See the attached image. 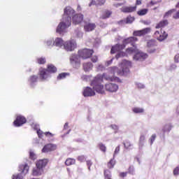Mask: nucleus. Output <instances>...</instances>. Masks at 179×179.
Here are the masks:
<instances>
[{"instance_id":"obj_5","label":"nucleus","mask_w":179,"mask_h":179,"mask_svg":"<svg viewBox=\"0 0 179 179\" xmlns=\"http://www.w3.org/2000/svg\"><path fill=\"white\" fill-rule=\"evenodd\" d=\"M72 22H71V17H68L66 19H62V21L57 25L56 29V32L59 34H64L65 31H66V29L70 27Z\"/></svg>"},{"instance_id":"obj_35","label":"nucleus","mask_w":179,"mask_h":179,"mask_svg":"<svg viewBox=\"0 0 179 179\" xmlns=\"http://www.w3.org/2000/svg\"><path fill=\"white\" fill-rule=\"evenodd\" d=\"M115 157L113 156V158L110 159V162L108 163V167L109 169H113L114 166H115V159H114Z\"/></svg>"},{"instance_id":"obj_64","label":"nucleus","mask_w":179,"mask_h":179,"mask_svg":"<svg viewBox=\"0 0 179 179\" xmlns=\"http://www.w3.org/2000/svg\"><path fill=\"white\" fill-rule=\"evenodd\" d=\"M129 172L130 173V174H134V167L130 166L129 168Z\"/></svg>"},{"instance_id":"obj_34","label":"nucleus","mask_w":179,"mask_h":179,"mask_svg":"<svg viewBox=\"0 0 179 179\" xmlns=\"http://www.w3.org/2000/svg\"><path fill=\"white\" fill-rule=\"evenodd\" d=\"M148 10H149L148 8L141 9L137 12V14L138 15V16H144V15H146V13H148Z\"/></svg>"},{"instance_id":"obj_31","label":"nucleus","mask_w":179,"mask_h":179,"mask_svg":"<svg viewBox=\"0 0 179 179\" xmlns=\"http://www.w3.org/2000/svg\"><path fill=\"white\" fill-rule=\"evenodd\" d=\"M132 111L135 114H141L142 113H143L145 111V109H143L142 108L136 107V108H133Z\"/></svg>"},{"instance_id":"obj_62","label":"nucleus","mask_w":179,"mask_h":179,"mask_svg":"<svg viewBox=\"0 0 179 179\" xmlns=\"http://www.w3.org/2000/svg\"><path fill=\"white\" fill-rule=\"evenodd\" d=\"M110 127L112 129H115V131H117L118 129V126H117L116 124H112Z\"/></svg>"},{"instance_id":"obj_4","label":"nucleus","mask_w":179,"mask_h":179,"mask_svg":"<svg viewBox=\"0 0 179 179\" xmlns=\"http://www.w3.org/2000/svg\"><path fill=\"white\" fill-rule=\"evenodd\" d=\"M48 160L47 159H40L36 164V167L32 170V176L38 177L44 173V168L47 166Z\"/></svg>"},{"instance_id":"obj_56","label":"nucleus","mask_w":179,"mask_h":179,"mask_svg":"<svg viewBox=\"0 0 179 179\" xmlns=\"http://www.w3.org/2000/svg\"><path fill=\"white\" fill-rule=\"evenodd\" d=\"M32 128L35 130V131H37L38 129H40V126L38 124H34L32 125Z\"/></svg>"},{"instance_id":"obj_23","label":"nucleus","mask_w":179,"mask_h":179,"mask_svg":"<svg viewBox=\"0 0 179 179\" xmlns=\"http://www.w3.org/2000/svg\"><path fill=\"white\" fill-rule=\"evenodd\" d=\"M64 44H65V43H64V40H62L61 38H56L53 42V45L55 47H59V48H61Z\"/></svg>"},{"instance_id":"obj_10","label":"nucleus","mask_w":179,"mask_h":179,"mask_svg":"<svg viewBox=\"0 0 179 179\" xmlns=\"http://www.w3.org/2000/svg\"><path fill=\"white\" fill-rule=\"evenodd\" d=\"M51 78L50 73L48 71L47 69L41 68L39 69V78L41 80H47Z\"/></svg>"},{"instance_id":"obj_14","label":"nucleus","mask_w":179,"mask_h":179,"mask_svg":"<svg viewBox=\"0 0 179 179\" xmlns=\"http://www.w3.org/2000/svg\"><path fill=\"white\" fill-rule=\"evenodd\" d=\"M38 82V76L32 75L28 78V85L30 87H36L37 83Z\"/></svg>"},{"instance_id":"obj_27","label":"nucleus","mask_w":179,"mask_h":179,"mask_svg":"<svg viewBox=\"0 0 179 179\" xmlns=\"http://www.w3.org/2000/svg\"><path fill=\"white\" fill-rule=\"evenodd\" d=\"M145 139H146L145 134H141L138 143L139 149H142V148H143V145H145Z\"/></svg>"},{"instance_id":"obj_57","label":"nucleus","mask_w":179,"mask_h":179,"mask_svg":"<svg viewBox=\"0 0 179 179\" xmlns=\"http://www.w3.org/2000/svg\"><path fill=\"white\" fill-rule=\"evenodd\" d=\"M174 61L176 64L179 63V54H177L174 57Z\"/></svg>"},{"instance_id":"obj_46","label":"nucleus","mask_w":179,"mask_h":179,"mask_svg":"<svg viewBox=\"0 0 179 179\" xmlns=\"http://www.w3.org/2000/svg\"><path fill=\"white\" fill-rule=\"evenodd\" d=\"M86 160V157L84 155H80L78 157V161L83 163Z\"/></svg>"},{"instance_id":"obj_41","label":"nucleus","mask_w":179,"mask_h":179,"mask_svg":"<svg viewBox=\"0 0 179 179\" xmlns=\"http://www.w3.org/2000/svg\"><path fill=\"white\" fill-rule=\"evenodd\" d=\"M123 145H124L125 149H129V150L132 149V145L131 144V142H129V141H126V142L123 143Z\"/></svg>"},{"instance_id":"obj_12","label":"nucleus","mask_w":179,"mask_h":179,"mask_svg":"<svg viewBox=\"0 0 179 179\" xmlns=\"http://www.w3.org/2000/svg\"><path fill=\"white\" fill-rule=\"evenodd\" d=\"M70 62L74 68H78L80 65V56L72 55L70 57Z\"/></svg>"},{"instance_id":"obj_50","label":"nucleus","mask_w":179,"mask_h":179,"mask_svg":"<svg viewBox=\"0 0 179 179\" xmlns=\"http://www.w3.org/2000/svg\"><path fill=\"white\" fill-rule=\"evenodd\" d=\"M148 51L150 54H153L156 51V48H148Z\"/></svg>"},{"instance_id":"obj_36","label":"nucleus","mask_w":179,"mask_h":179,"mask_svg":"<svg viewBox=\"0 0 179 179\" xmlns=\"http://www.w3.org/2000/svg\"><path fill=\"white\" fill-rule=\"evenodd\" d=\"M66 166H72V164H75V159L69 158L65 162Z\"/></svg>"},{"instance_id":"obj_22","label":"nucleus","mask_w":179,"mask_h":179,"mask_svg":"<svg viewBox=\"0 0 179 179\" xmlns=\"http://www.w3.org/2000/svg\"><path fill=\"white\" fill-rule=\"evenodd\" d=\"M96 29V24L94 23H87L84 26V30L85 31H93Z\"/></svg>"},{"instance_id":"obj_17","label":"nucleus","mask_w":179,"mask_h":179,"mask_svg":"<svg viewBox=\"0 0 179 179\" xmlns=\"http://www.w3.org/2000/svg\"><path fill=\"white\" fill-rule=\"evenodd\" d=\"M57 149V145L55 144H47L42 149V153H48V152H52Z\"/></svg>"},{"instance_id":"obj_21","label":"nucleus","mask_w":179,"mask_h":179,"mask_svg":"<svg viewBox=\"0 0 179 179\" xmlns=\"http://www.w3.org/2000/svg\"><path fill=\"white\" fill-rule=\"evenodd\" d=\"M135 20V17L129 16L124 20L118 22V24H131Z\"/></svg>"},{"instance_id":"obj_7","label":"nucleus","mask_w":179,"mask_h":179,"mask_svg":"<svg viewBox=\"0 0 179 179\" xmlns=\"http://www.w3.org/2000/svg\"><path fill=\"white\" fill-rule=\"evenodd\" d=\"M93 52H94L93 50L85 48V49L79 50L78 55L79 57L83 58V59H87V58H90V57L93 55Z\"/></svg>"},{"instance_id":"obj_16","label":"nucleus","mask_w":179,"mask_h":179,"mask_svg":"<svg viewBox=\"0 0 179 179\" xmlns=\"http://www.w3.org/2000/svg\"><path fill=\"white\" fill-rule=\"evenodd\" d=\"M105 89L110 93H115L118 90V85L115 83H108L105 85Z\"/></svg>"},{"instance_id":"obj_52","label":"nucleus","mask_w":179,"mask_h":179,"mask_svg":"<svg viewBox=\"0 0 179 179\" xmlns=\"http://www.w3.org/2000/svg\"><path fill=\"white\" fill-rule=\"evenodd\" d=\"M104 69H106V67L103 64H99L97 67L98 71H104Z\"/></svg>"},{"instance_id":"obj_33","label":"nucleus","mask_w":179,"mask_h":179,"mask_svg":"<svg viewBox=\"0 0 179 179\" xmlns=\"http://www.w3.org/2000/svg\"><path fill=\"white\" fill-rule=\"evenodd\" d=\"M68 75H69V73H59L57 78V80H62V79H65V78H66V76H68Z\"/></svg>"},{"instance_id":"obj_13","label":"nucleus","mask_w":179,"mask_h":179,"mask_svg":"<svg viewBox=\"0 0 179 179\" xmlns=\"http://www.w3.org/2000/svg\"><path fill=\"white\" fill-rule=\"evenodd\" d=\"M27 120L26 117L22 115H17L15 120L14 121L13 124L15 127H22L24 124H26Z\"/></svg>"},{"instance_id":"obj_18","label":"nucleus","mask_w":179,"mask_h":179,"mask_svg":"<svg viewBox=\"0 0 179 179\" xmlns=\"http://www.w3.org/2000/svg\"><path fill=\"white\" fill-rule=\"evenodd\" d=\"M73 24H79L83 22V14H76L72 17Z\"/></svg>"},{"instance_id":"obj_54","label":"nucleus","mask_w":179,"mask_h":179,"mask_svg":"<svg viewBox=\"0 0 179 179\" xmlns=\"http://www.w3.org/2000/svg\"><path fill=\"white\" fill-rule=\"evenodd\" d=\"M154 5H157V1H151L148 4V6H154Z\"/></svg>"},{"instance_id":"obj_6","label":"nucleus","mask_w":179,"mask_h":179,"mask_svg":"<svg viewBox=\"0 0 179 179\" xmlns=\"http://www.w3.org/2000/svg\"><path fill=\"white\" fill-rule=\"evenodd\" d=\"M19 171H20V173L13 175V179H23V175L24 176L29 173V165L27 164L24 165H20Z\"/></svg>"},{"instance_id":"obj_20","label":"nucleus","mask_w":179,"mask_h":179,"mask_svg":"<svg viewBox=\"0 0 179 179\" xmlns=\"http://www.w3.org/2000/svg\"><path fill=\"white\" fill-rule=\"evenodd\" d=\"M121 12L123 13H132L136 10V6H123L120 8Z\"/></svg>"},{"instance_id":"obj_26","label":"nucleus","mask_w":179,"mask_h":179,"mask_svg":"<svg viewBox=\"0 0 179 179\" xmlns=\"http://www.w3.org/2000/svg\"><path fill=\"white\" fill-rule=\"evenodd\" d=\"M167 24H169V21L167 20H162L156 25L155 29L165 27V26H167Z\"/></svg>"},{"instance_id":"obj_43","label":"nucleus","mask_w":179,"mask_h":179,"mask_svg":"<svg viewBox=\"0 0 179 179\" xmlns=\"http://www.w3.org/2000/svg\"><path fill=\"white\" fill-rule=\"evenodd\" d=\"M75 33L78 38H82L83 37V32L80 31L79 29H76Z\"/></svg>"},{"instance_id":"obj_2","label":"nucleus","mask_w":179,"mask_h":179,"mask_svg":"<svg viewBox=\"0 0 179 179\" xmlns=\"http://www.w3.org/2000/svg\"><path fill=\"white\" fill-rule=\"evenodd\" d=\"M103 79L110 80V82H114V80L119 82L120 80V78L111 77L106 73H103L102 76L98 74L94 77V80L91 82V86H92L94 90H96V93H99V94H104V85L101 84L103 83Z\"/></svg>"},{"instance_id":"obj_51","label":"nucleus","mask_w":179,"mask_h":179,"mask_svg":"<svg viewBox=\"0 0 179 179\" xmlns=\"http://www.w3.org/2000/svg\"><path fill=\"white\" fill-rule=\"evenodd\" d=\"M118 153H120V145L116 147L115 152H114L113 157H115V155H118Z\"/></svg>"},{"instance_id":"obj_24","label":"nucleus","mask_w":179,"mask_h":179,"mask_svg":"<svg viewBox=\"0 0 179 179\" xmlns=\"http://www.w3.org/2000/svg\"><path fill=\"white\" fill-rule=\"evenodd\" d=\"M93 69V64L92 62H87L83 64V69L85 72H89Z\"/></svg>"},{"instance_id":"obj_32","label":"nucleus","mask_w":179,"mask_h":179,"mask_svg":"<svg viewBox=\"0 0 179 179\" xmlns=\"http://www.w3.org/2000/svg\"><path fill=\"white\" fill-rule=\"evenodd\" d=\"M46 59L45 57H37L36 58V63L39 65H44L45 64Z\"/></svg>"},{"instance_id":"obj_28","label":"nucleus","mask_w":179,"mask_h":179,"mask_svg":"<svg viewBox=\"0 0 179 179\" xmlns=\"http://www.w3.org/2000/svg\"><path fill=\"white\" fill-rule=\"evenodd\" d=\"M49 73H55L57 72V67L54 66L53 64H48V68L46 69Z\"/></svg>"},{"instance_id":"obj_25","label":"nucleus","mask_w":179,"mask_h":179,"mask_svg":"<svg viewBox=\"0 0 179 179\" xmlns=\"http://www.w3.org/2000/svg\"><path fill=\"white\" fill-rule=\"evenodd\" d=\"M172 128H173V126L171 125V124L168 123V124H165L162 128L163 134H169V132H170V131H171Z\"/></svg>"},{"instance_id":"obj_38","label":"nucleus","mask_w":179,"mask_h":179,"mask_svg":"<svg viewBox=\"0 0 179 179\" xmlns=\"http://www.w3.org/2000/svg\"><path fill=\"white\" fill-rule=\"evenodd\" d=\"M176 8H173L171 10H169L168 12H166L164 15V17H169V16H171V14L174 13V12H176Z\"/></svg>"},{"instance_id":"obj_58","label":"nucleus","mask_w":179,"mask_h":179,"mask_svg":"<svg viewBox=\"0 0 179 179\" xmlns=\"http://www.w3.org/2000/svg\"><path fill=\"white\" fill-rule=\"evenodd\" d=\"M45 136H50L51 138H52V136H54V134H52L51 132L50 131H46L44 133Z\"/></svg>"},{"instance_id":"obj_47","label":"nucleus","mask_w":179,"mask_h":179,"mask_svg":"<svg viewBox=\"0 0 179 179\" xmlns=\"http://www.w3.org/2000/svg\"><path fill=\"white\" fill-rule=\"evenodd\" d=\"M179 175V166H176L173 169V176H178Z\"/></svg>"},{"instance_id":"obj_30","label":"nucleus","mask_w":179,"mask_h":179,"mask_svg":"<svg viewBox=\"0 0 179 179\" xmlns=\"http://www.w3.org/2000/svg\"><path fill=\"white\" fill-rule=\"evenodd\" d=\"M98 148L99 150H101V152H103V153H106L107 151V147L103 143H99Z\"/></svg>"},{"instance_id":"obj_49","label":"nucleus","mask_w":179,"mask_h":179,"mask_svg":"<svg viewBox=\"0 0 179 179\" xmlns=\"http://www.w3.org/2000/svg\"><path fill=\"white\" fill-rule=\"evenodd\" d=\"M86 163H87V167H88V170H89V171H90V167H92V164H93V162H92L91 160H87V161L86 162Z\"/></svg>"},{"instance_id":"obj_15","label":"nucleus","mask_w":179,"mask_h":179,"mask_svg":"<svg viewBox=\"0 0 179 179\" xmlns=\"http://www.w3.org/2000/svg\"><path fill=\"white\" fill-rule=\"evenodd\" d=\"M151 30L152 29L150 28L147 27V28H145V29H141V30L134 31L133 34L135 36L141 37L142 36H145L146 34H149V33H150Z\"/></svg>"},{"instance_id":"obj_40","label":"nucleus","mask_w":179,"mask_h":179,"mask_svg":"<svg viewBox=\"0 0 179 179\" xmlns=\"http://www.w3.org/2000/svg\"><path fill=\"white\" fill-rule=\"evenodd\" d=\"M105 179L111 178V172L110 170L106 169L104 171Z\"/></svg>"},{"instance_id":"obj_44","label":"nucleus","mask_w":179,"mask_h":179,"mask_svg":"<svg viewBox=\"0 0 179 179\" xmlns=\"http://www.w3.org/2000/svg\"><path fill=\"white\" fill-rule=\"evenodd\" d=\"M156 134H152L151 137L150 138V145H153V142L156 141Z\"/></svg>"},{"instance_id":"obj_19","label":"nucleus","mask_w":179,"mask_h":179,"mask_svg":"<svg viewBox=\"0 0 179 179\" xmlns=\"http://www.w3.org/2000/svg\"><path fill=\"white\" fill-rule=\"evenodd\" d=\"M83 94L84 97H92V96H95L96 92L90 87H87L84 89Z\"/></svg>"},{"instance_id":"obj_39","label":"nucleus","mask_w":179,"mask_h":179,"mask_svg":"<svg viewBox=\"0 0 179 179\" xmlns=\"http://www.w3.org/2000/svg\"><path fill=\"white\" fill-rule=\"evenodd\" d=\"M155 45H156V42L153 40H150L147 43V47H148V48H152L155 47Z\"/></svg>"},{"instance_id":"obj_55","label":"nucleus","mask_w":179,"mask_h":179,"mask_svg":"<svg viewBox=\"0 0 179 179\" xmlns=\"http://www.w3.org/2000/svg\"><path fill=\"white\" fill-rule=\"evenodd\" d=\"M101 43V41H100V39L99 38H96L95 39V41H94V45L95 47H98V45Z\"/></svg>"},{"instance_id":"obj_11","label":"nucleus","mask_w":179,"mask_h":179,"mask_svg":"<svg viewBox=\"0 0 179 179\" xmlns=\"http://www.w3.org/2000/svg\"><path fill=\"white\" fill-rule=\"evenodd\" d=\"M64 48L66 51H73L76 48V41L75 40L66 41L64 44Z\"/></svg>"},{"instance_id":"obj_61","label":"nucleus","mask_w":179,"mask_h":179,"mask_svg":"<svg viewBox=\"0 0 179 179\" xmlns=\"http://www.w3.org/2000/svg\"><path fill=\"white\" fill-rule=\"evenodd\" d=\"M92 61L93 62H97V61H99V58L97 57V56H94L92 58Z\"/></svg>"},{"instance_id":"obj_37","label":"nucleus","mask_w":179,"mask_h":179,"mask_svg":"<svg viewBox=\"0 0 179 179\" xmlns=\"http://www.w3.org/2000/svg\"><path fill=\"white\" fill-rule=\"evenodd\" d=\"M54 41H55L54 38H50L45 41V43L46 45L50 46V45H54Z\"/></svg>"},{"instance_id":"obj_60","label":"nucleus","mask_w":179,"mask_h":179,"mask_svg":"<svg viewBox=\"0 0 179 179\" xmlns=\"http://www.w3.org/2000/svg\"><path fill=\"white\" fill-rule=\"evenodd\" d=\"M122 5H124L123 3H117L113 4V6H114L115 8H120V6H122Z\"/></svg>"},{"instance_id":"obj_1","label":"nucleus","mask_w":179,"mask_h":179,"mask_svg":"<svg viewBox=\"0 0 179 179\" xmlns=\"http://www.w3.org/2000/svg\"><path fill=\"white\" fill-rule=\"evenodd\" d=\"M136 41H138V38L136 37L131 36L127 38L123 41V44H116L115 45L113 46L110 50V53L115 54L116 52H118L115 56L116 59L121 58V57H125V52L121 51L125 48V44H129V43H131L132 47L127 48L126 52L127 54H135L133 57V59L134 61H145V59L148 58V55L138 50L136 45H135Z\"/></svg>"},{"instance_id":"obj_42","label":"nucleus","mask_w":179,"mask_h":179,"mask_svg":"<svg viewBox=\"0 0 179 179\" xmlns=\"http://www.w3.org/2000/svg\"><path fill=\"white\" fill-rule=\"evenodd\" d=\"M37 156L35 155L34 152L33 150H30L29 151V158L31 159V160H36Z\"/></svg>"},{"instance_id":"obj_8","label":"nucleus","mask_w":179,"mask_h":179,"mask_svg":"<svg viewBox=\"0 0 179 179\" xmlns=\"http://www.w3.org/2000/svg\"><path fill=\"white\" fill-rule=\"evenodd\" d=\"M64 12L62 19H68V17H70L71 23H72V16H73L75 13V10L71 6H67L64 8Z\"/></svg>"},{"instance_id":"obj_48","label":"nucleus","mask_w":179,"mask_h":179,"mask_svg":"<svg viewBox=\"0 0 179 179\" xmlns=\"http://www.w3.org/2000/svg\"><path fill=\"white\" fill-rule=\"evenodd\" d=\"M136 86L138 88V89H145V85L141 83H136Z\"/></svg>"},{"instance_id":"obj_45","label":"nucleus","mask_w":179,"mask_h":179,"mask_svg":"<svg viewBox=\"0 0 179 179\" xmlns=\"http://www.w3.org/2000/svg\"><path fill=\"white\" fill-rule=\"evenodd\" d=\"M36 134H37L38 138H39L40 139H41V138H43V134H44V132H43V131H41V130L39 129H38V130L36 131Z\"/></svg>"},{"instance_id":"obj_29","label":"nucleus","mask_w":179,"mask_h":179,"mask_svg":"<svg viewBox=\"0 0 179 179\" xmlns=\"http://www.w3.org/2000/svg\"><path fill=\"white\" fill-rule=\"evenodd\" d=\"M111 13L110 10H105L101 17V19H108L111 16Z\"/></svg>"},{"instance_id":"obj_3","label":"nucleus","mask_w":179,"mask_h":179,"mask_svg":"<svg viewBox=\"0 0 179 179\" xmlns=\"http://www.w3.org/2000/svg\"><path fill=\"white\" fill-rule=\"evenodd\" d=\"M132 63L128 60H124L122 62L121 68L122 69H119L117 66L110 67L108 69L109 72L113 75H119L120 76H127L128 73H129V68H131Z\"/></svg>"},{"instance_id":"obj_59","label":"nucleus","mask_w":179,"mask_h":179,"mask_svg":"<svg viewBox=\"0 0 179 179\" xmlns=\"http://www.w3.org/2000/svg\"><path fill=\"white\" fill-rule=\"evenodd\" d=\"M113 59H114L112 58L110 60L106 62V66H109V65H111V64H113Z\"/></svg>"},{"instance_id":"obj_9","label":"nucleus","mask_w":179,"mask_h":179,"mask_svg":"<svg viewBox=\"0 0 179 179\" xmlns=\"http://www.w3.org/2000/svg\"><path fill=\"white\" fill-rule=\"evenodd\" d=\"M155 37H157V40H158V41H164V40H166V38H167V37H169V34H167V32H166V31L161 29V32L159 31H156L155 32Z\"/></svg>"},{"instance_id":"obj_53","label":"nucleus","mask_w":179,"mask_h":179,"mask_svg":"<svg viewBox=\"0 0 179 179\" xmlns=\"http://www.w3.org/2000/svg\"><path fill=\"white\" fill-rule=\"evenodd\" d=\"M177 69V65L172 64L170 66L169 71H174V69Z\"/></svg>"},{"instance_id":"obj_63","label":"nucleus","mask_w":179,"mask_h":179,"mask_svg":"<svg viewBox=\"0 0 179 179\" xmlns=\"http://www.w3.org/2000/svg\"><path fill=\"white\" fill-rule=\"evenodd\" d=\"M142 23H143V24H146L147 26H149V24H150V21L149 20H143Z\"/></svg>"}]
</instances>
